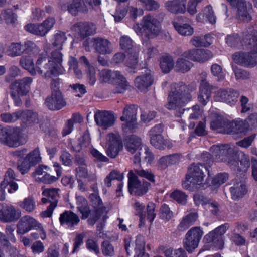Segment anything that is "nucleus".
I'll use <instances>...</instances> for the list:
<instances>
[{"instance_id":"39","label":"nucleus","mask_w":257,"mask_h":257,"mask_svg":"<svg viewBox=\"0 0 257 257\" xmlns=\"http://www.w3.org/2000/svg\"><path fill=\"white\" fill-rule=\"evenodd\" d=\"M229 225L227 223H225L223 225H221L206 234V238H212V237H214L215 236L216 237H224L223 235L229 229Z\"/></svg>"},{"instance_id":"47","label":"nucleus","mask_w":257,"mask_h":257,"mask_svg":"<svg viewBox=\"0 0 257 257\" xmlns=\"http://www.w3.org/2000/svg\"><path fill=\"white\" fill-rule=\"evenodd\" d=\"M185 250L182 248L176 249L169 248L166 249L164 253L166 257H187Z\"/></svg>"},{"instance_id":"17","label":"nucleus","mask_w":257,"mask_h":257,"mask_svg":"<svg viewBox=\"0 0 257 257\" xmlns=\"http://www.w3.org/2000/svg\"><path fill=\"white\" fill-rule=\"evenodd\" d=\"M143 28L146 35L149 37H153L159 32V23L154 18L148 16L144 18Z\"/></svg>"},{"instance_id":"40","label":"nucleus","mask_w":257,"mask_h":257,"mask_svg":"<svg viewBox=\"0 0 257 257\" xmlns=\"http://www.w3.org/2000/svg\"><path fill=\"white\" fill-rule=\"evenodd\" d=\"M94 43L96 44V48L98 52L105 54L111 52L110 43L107 40L98 39Z\"/></svg>"},{"instance_id":"46","label":"nucleus","mask_w":257,"mask_h":257,"mask_svg":"<svg viewBox=\"0 0 257 257\" xmlns=\"http://www.w3.org/2000/svg\"><path fill=\"white\" fill-rule=\"evenodd\" d=\"M133 207L136 211V214L140 217V225H142V224H144L145 220V205L139 202H136L133 205Z\"/></svg>"},{"instance_id":"23","label":"nucleus","mask_w":257,"mask_h":257,"mask_svg":"<svg viewBox=\"0 0 257 257\" xmlns=\"http://www.w3.org/2000/svg\"><path fill=\"white\" fill-rule=\"evenodd\" d=\"M228 122L223 118L216 114L212 115V120L210 122V127L215 131L221 133H226Z\"/></svg>"},{"instance_id":"55","label":"nucleus","mask_w":257,"mask_h":257,"mask_svg":"<svg viewBox=\"0 0 257 257\" xmlns=\"http://www.w3.org/2000/svg\"><path fill=\"white\" fill-rule=\"evenodd\" d=\"M19 206L28 212L32 211V197L28 196L18 203Z\"/></svg>"},{"instance_id":"6","label":"nucleus","mask_w":257,"mask_h":257,"mask_svg":"<svg viewBox=\"0 0 257 257\" xmlns=\"http://www.w3.org/2000/svg\"><path fill=\"white\" fill-rule=\"evenodd\" d=\"M0 143L10 147H17L22 143L19 134V129L10 126L0 125Z\"/></svg>"},{"instance_id":"61","label":"nucleus","mask_w":257,"mask_h":257,"mask_svg":"<svg viewBox=\"0 0 257 257\" xmlns=\"http://www.w3.org/2000/svg\"><path fill=\"white\" fill-rule=\"evenodd\" d=\"M102 252L105 256H112L114 253V247L108 241H104L102 245Z\"/></svg>"},{"instance_id":"13","label":"nucleus","mask_w":257,"mask_h":257,"mask_svg":"<svg viewBox=\"0 0 257 257\" xmlns=\"http://www.w3.org/2000/svg\"><path fill=\"white\" fill-rule=\"evenodd\" d=\"M122 121L126 123L122 124L124 131L127 132L133 131L136 127V110L133 106H126L123 111V115L120 117Z\"/></svg>"},{"instance_id":"51","label":"nucleus","mask_w":257,"mask_h":257,"mask_svg":"<svg viewBox=\"0 0 257 257\" xmlns=\"http://www.w3.org/2000/svg\"><path fill=\"white\" fill-rule=\"evenodd\" d=\"M111 87L115 93H123L129 86L127 81H111Z\"/></svg>"},{"instance_id":"36","label":"nucleus","mask_w":257,"mask_h":257,"mask_svg":"<svg viewBox=\"0 0 257 257\" xmlns=\"http://www.w3.org/2000/svg\"><path fill=\"white\" fill-rule=\"evenodd\" d=\"M244 123L242 120L228 122L226 134H238L244 131Z\"/></svg>"},{"instance_id":"11","label":"nucleus","mask_w":257,"mask_h":257,"mask_svg":"<svg viewBox=\"0 0 257 257\" xmlns=\"http://www.w3.org/2000/svg\"><path fill=\"white\" fill-rule=\"evenodd\" d=\"M101 4L100 0H81L74 1L68 6V11L72 15H76L78 12L85 13L91 8L96 9Z\"/></svg>"},{"instance_id":"24","label":"nucleus","mask_w":257,"mask_h":257,"mask_svg":"<svg viewBox=\"0 0 257 257\" xmlns=\"http://www.w3.org/2000/svg\"><path fill=\"white\" fill-rule=\"evenodd\" d=\"M11 93L24 96L30 90V84L27 81H14L11 85Z\"/></svg>"},{"instance_id":"64","label":"nucleus","mask_w":257,"mask_h":257,"mask_svg":"<svg viewBox=\"0 0 257 257\" xmlns=\"http://www.w3.org/2000/svg\"><path fill=\"white\" fill-rule=\"evenodd\" d=\"M155 208V204L152 202H149L147 206V219L150 223H152L156 217Z\"/></svg>"},{"instance_id":"42","label":"nucleus","mask_w":257,"mask_h":257,"mask_svg":"<svg viewBox=\"0 0 257 257\" xmlns=\"http://www.w3.org/2000/svg\"><path fill=\"white\" fill-rule=\"evenodd\" d=\"M135 257H143L145 253V241L143 236H138L135 242Z\"/></svg>"},{"instance_id":"32","label":"nucleus","mask_w":257,"mask_h":257,"mask_svg":"<svg viewBox=\"0 0 257 257\" xmlns=\"http://www.w3.org/2000/svg\"><path fill=\"white\" fill-rule=\"evenodd\" d=\"M182 55L176 61L174 69L176 71L181 73H186L189 71L192 67V63L186 60Z\"/></svg>"},{"instance_id":"14","label":"nucleus","mask_w":257,"mask_h":257,"mask_svg":"<svg viewBox=\"0 0 257 257\" xmlns=\"http://www.w3.org/2000/svg\"><path fill=\"white\" fill-rule=\"evenodd\" d=\"M94 119L96 124L104 129L112 126L115 121L113 114L105 110H97L95 113Z\"/></svg>"},{"instance_id":"33","label":"nucleus","mask_w":257,"mask_h":257,"mask_svg":"<svg viewBox=\"0 0 257 257\" xmlns=\"http://www.w3.org/2000/svg\"><path fill=\"white\" fill-rule=\"evenodd\" d=\"M212 42V37L209 35L204 37L194 36L190 40L191 45L195 47H208Z\"/></svg>"},{"instance_id":"18","label":"nucleus","mask_w":257,"mask_h":257,"mask_svg":"<svg viewBox=\"0 0 257 257\" xmlns=\"http://www.w3.org/2000/svg\"><path fill=\"white\" fill-rule=\"evenodd\" d=\"M232 58L236 63L246 67H253L257 64V55L255 54L236 53Z\"/></svg>"},{"instance_id":"4","label":"nucleus","mask_w":257,"mask_h":257,"mask_svg":"<svg viewBox=\"0 0 257 257\" xmlns=\"http://www.w3.org/2000/svg\"><path fill=\"white\" fill-rule=\"evenodd\" d=\"M52 93L47 97L45 104L51 110H59L67 105L66 101L59 90V81H53L51 85Z\"/></svg>"},{"instance_id":"49","label":"nucleus","mask_w":257,"mask_h":257,"mask_svg":"<svg viewBox=\"0 0 257 257\" xmlns=\"http://www.w3.org/2000/svg\"><path fill=\"white\" fill-rule=\"evenodd\" d=\"M199 243L196 241L184 237L183 240L184 248L189 253H191L198 248Z\"/></svg>"},{"instance_id":"3","label":"nucleus","mask_w":257,"mask_h":257,"mask_svg":"<svg viewBox=\"0 0 257 257\" xmlns=\"http://www.w3.org/2000/svg\"><path fill=\"white\" fill-rule=\"evenodd\" d=\"M203 170H207L206 166L201 163H193L188 168L186 179L183 185L187 189L191 186H202L206 176Z\"/></svg>"},{"instance_id":"10","label":"nucleus","mask_w":257,"mask_h":257,"mask_svg":"<svg viewBox=\"0 0 257 257\" xmlns=\"http://www.w3.org/2000/svg\"><path fill=\"white\" fill-rule=\"evenodd\" d=\"M239 93L232 88L220 89L217 90L214 96L215 101L225 102L233 105L238 101Z\"/></svg>"},{"instance_id":"34","label":"nucleus","mask_w":257,"mask_h":257,"mask_svg":"<svg viewBox=\"0 0 257 257\" xmlns=\"http://www.w3.org/2000/svg\"><path fill=\"white\" fill-rule=\"evenodd\" d=\"M203 234V229L200 227H193L187 232L184 237L199 243Z\"/></svg>"},{"instance_id":"28","label":"nucleus","mask_w":257,"mask_h":257,"mask_svg":"<svg viewBox=\"0 0 257 257\" xmlns=\"http://www.w3.org/2000/svg\"><path fill=\"white\" fill-rule=\"evenodd\" d=\"M180 159V156L177 154L163 156L158 161L159 167L162 169H165L169 166L178 163Z\"/></svg>"},{"instance_id":"48","label":"nucleus","mask_w":257,"mask_h":257,"mask_svg":"<svg viewBox=\"0 0 257 257\" xmlns=\"http://www.w3.org/2000/svg\"><path fill=\"white\" fill-rule=\"evenodd\" d=\"M201 17H202L203 18L205 17L211 23H215L216 22L215 18L214 16L213 12L211 6L206 7L204 9L202 13L198 15L197 17V19L199 21H201Z\"/></svg>"},{"instance_id":"56","label":"nucleus","mask_w":257,"mask_h":257,"mask_svg":"<svg viewBox=\"0 0 257 257\" xmlns=\"http://www.w3.org/2000/svg\"><path fill=\"white\" fill-rule=\"evenodd\" d=\"M228 174L227 173H218L213 179L212 184L214 185L220 186L228 179Z\"/></svg>"},{"instance_id":"60","label":"nucleus","mask_w":257,"mask_h":257,"mask_svg":"<svg viewBox=\"0 0 257 257\" xmlns=\"http://www.w3.org/2000/svg\"><path fill=\"white\" fill-rule=\"evenodd\" d=\"M60 160L65 166H70L72 165V156L66 150H63L62 152Z\"/></svg>"},{"instance_id":"57","label":"nucleus","mask_w":257,"mask_h":257,"mask_svg":"<svg viewBox=\"0 0 257 257\" xmlns=\"http://www.w3.org/2000/svg\"><path fill=\"white\" fill-rule=\"evenodd\" d=\"M171 197L179 203L184 204L187 201V195L183 192L176 190L171 194Z\"/></svg>"},{"instance_id":"41","label":"nucleus","mask_w":257,"mask_h":257,"mask_svg":"<svg viewBox=\"0 0 257 257\" xmlns=\"http://www.w3.org/2000/svg\"><path fill=\"white\" fill-rule=\"evenodd\" d=\"M174 26L176 31L182 35H191L193 33V29L188 24H179L174 22Z\"/></svg>"},{"instance_id":"8","label":"nucleus","mask_w":257,"mask_h":257,"mask_svg":"<svg viewBox=\"0 0 257 257\" xmlns=\"http://www.w3.org/2000/svg\"><path fill=\"white\" fill-rule=\"evenodd\" d=\"M124 147L128 153L134 155V163H140L141 162L140 151L143 147V143L141 138L136 135L128 137L124 141Z\"/></svg>"},{"instance_id":"15","label":"nucleus","mask_w":257,"mask_h":257,"mask_svg":"<svg viewBox=\"0 0 257 257\" xmlns=\"http://www.w3.org/2000/svg\"><path fill=\"white\" fill-rule=\"evenodd\" d=\"M183 57L192 61L204 62L213 57L210 51L204 49H193L184 52Z\"/></svg>"},{"instance_id":"52","label":"nucleus","mask_w":257,"mask_h":257,"mask_svg":"<svg viewBox=\"0 0 257 257\" xmlns=\"http://www.w3.org/2000/svg\"><path fill=\"white\" fill-rule=\"evenodd\" d=\"M151 144L155 148L159 149H163L167 145V142L165 140L162 136L150 139Z\"/></svg>"},{"instance_id":"7","label":"nucleus","mask_w":257,"mask_h":257,"mask_svg":"<svg viewBox=\"0 0 257 257\" xmlns=\"http://www.w3.org/2000/svg\"><path fill=\"white\" fill-rule=\"evenodd\" d=\"M32 112L31 110H19L12 113H4L1 114V119L6 123H13L21 118L23 127L31 126L32 124Z\"/></svg>"},{"instance_id":"59","label":"nucleus","mask_w":257,"mask_h":257,"mask_svg":"<svg viewBox=\"0 0 257 257\" xmlns=\"http://www.w3.org/2000/svg\"><path fill=\"white\" fill-rule=\"evenodd\" d=\"M20 64L25 69L31 73L32 71V59L30 55L23 56L21 59Z\"/></svg>"},{"instance_id":"26","label":"nucleus","mask_w":257,"mask_h":257,"mask_svg":"<svg viewBox=\"0 0 257 257\" xmlns=\"http://www.w3.org/2000/svg\"><path fill=\"white\" fill-rule=\"evenodd\" d=\"M198 217V214L196 212L190 213L185 216L178 225V230L180 231L186 230L195 223Z\"/></svg>"},{"instance_id":"29","label":"nucleus","mask_w":257,"mask_h":257,"mask_svg":"<svg viewBox=\"0 0 257 257\" xmlns=\"http://www.w3.org/2000/svg\"><path fill=\"white\" fill-rule=\"evenodd\" d=\"M174 67V62L172 56L164 55L160 58V67L164 73H169Z\"/></svg>"},{"instance_id":"22","label":"nucleus","mask_w":257,"mask_h":257,"mask_svg":"<svg viewBox=\"0 0 257 257\" xmlns=\"http://www.w3.org/2000/svg\"><path fill=\"white\" fill-rule=\"evenodd\" d=\"M213 87L207 81H202L199 90L198 100L203 105H205L209 102Z\"/></svg>"},{"instance_id":"43","label":"nucleus","mask_w":257,"mask_h":257,"mask_svg":"<svg viewBox=\"0 0 257 257\" xmlns=\"http://www.w3.org/2000/svg\"><path fill=\"white\" fill-rule=\"evenodd\" d=\"M89 199L92 205L96 209V211L101 212L105 209L102 201L100 199L98 193H92L89 196Z\"/></svg>"},{"instance_id":"35","label":"nucleus","mask_w":257,"mask_h":257,"mask_svg":"<svg viewBox=\"0 0 257 257\" xmlns=\"http://www.w3.org/2000/svg\"><path fill=\"white\" fill-rule=\"evenodd\" d=\"M59 191L60 190L58 188L45 189L42 192V195L48 198L50 204L56 202V205L57 206L58 201L59 198V194L58 193Z\"/></svg>"},{"instance_id":"31","label":"nucleus","mask_w":257,"mask_h":257,"mask_svg":"<svg viewBox=\"0 0 257 257\" xmlns=\"http://www.w3.org/2000/svg\"><path fill=\"white\" fill-rule=\"evenodd\" d=\"M53 167L57 174V177L46 174L41 178V181L45 184H51L56 182L62 174V167L57 162H54Z\"/></svg>"},{"instance_id":"5","label":"nucleus","mask_w":257,"mask_h":257,"mask_svg":"<svg viewBox=\"0 0 257 257\" xmlns=\"http://www.w3.org/2000/svg\"><path fill=\"white\" fill-rule=\"evenodd\" d=\"M127 177L128 191L131 194L142 196L147 193L151 187L150 183L139 180L132 170L129 171Z\"/></svg>"},{"instance_id":"20","label":"nucleus","mask_w":257,"mask_h":257,"mask_svg":"<svg viewBox=\"0 0 257 257\" xmlns=\"http://www.w3.org/2000/svg\"><path fill=\"white\" fill-rule=\"evenodd\" d=\"M230 190L233 199H237L242 197L247 192L245 181L240 180L238 178L235 179L233 181V186Z\"/></svg>"},{"instance_id":"25","label":"nucleus","mask_w":257,"mask_h":257,"mask_svg":"<svg viewBox=\"0 0 257 257\" xmlns=\"http://www.w3.org/2000/svg\"><path fill=\"white\" fill-rule=\"evenodd\" d=\"M186 0L168 1L165 4L166 8L172 13H184L186 11Z\"/></svg>"},{"instance_id":"50","label":"nucleus","mask_w":257,"mask_h":257,"mask_svg":"<svg viewBox=\"0 0 257 257\" xmlns=\"http://www.w3.org/2000/svg\"><path fill=\"white\" fill-rule=\"evenodd\" d=\"M22 52V45L19 43H11L6 50L7 54L11 56H16Z\"/></svg>"},{"instance_id":"27","label":"nucleus","mask_w":257,"mask_h":257,"mask_svg":"<svg viewBox=\"0 0 257 257\" xmlns=\"http://www.w3.org/2000/svg\"><path fill=\"white\" fill-rule=\"evenodd\" d=\"M32 227V218L29 216H25L20 219L17 225V233L24 234L30 230Z\"/></svg>"},{"instance_id":"16","label":"nucleus","mask_w":257,"mask_h":257,"mask_svg":"<svg viewBox=\"0 0 257 257\" xmlns=\"http://www.w3.org/2000/svg\"><path fill=\"white\" fill-rule=\"evenodd\" d=\"M232 5L237 4L238 7V18L243 22H248L251 19L250 13L252 6L249 3L242 0H227Z\"/></svg>"},{"instance_id":"38","label":"nucleus","mask_w":257,"mask_h":257,"mask_svg":"<svg viewBox=\"0 0 257 257\" xmlns=\"http://www.w3.org/2000/svg\"><path fill=\"white\" fill-rule=\"evenodd\" d=\"M101 78L103 80H117L123 78V76L118 71H111L109 70H103L101 73Z\"/></svg>"},{"instance_id":"62","label":"nucleus","mask_w":257,"mask_h":257,"mask_svg":"<svg viewBox=\"0 0 257 257\" xmlns=\"http://www.w3.org/2000/svg\"><path fill=\"white\" fill-rule=\"evenodd\" d=\"M62 61V54L59 51H55L52 53L50 60L49 61L50 65L53 64L58 66Z\"/></svg>"},{"instance_id":"45","label":"nucleus","mask_w":257,"mask_h":257,"mask_svg":"<svg viewBox=\"0 0 257 257\" xmlns=\"http://www.w3.org/2000/svg\"><path fill=\"white\" fill-rule=\"evenodd\" d=\"M132 171L138 177L139 176L142 178H145L151 182H155V175L150 170L138 168L135 169Z\"/></svg>"},{"instance_id":"58","label":"nucleus","mask_w":257,"mask_h":257,"mask_svg":"<svg viewBox=\"0 0 257 257\" xmlns=\"http://www.w3.org/2000/svg\"><path fill=\"white\" fill-rule=\"evenodd\" d=\"M212 74L218 79H224L225 73L222 70V67L218 64H213L211 67Z\"/></svg>"},{"instance_id":"9","label":"nucleus","mask_w":257,"mask_h":257,"mask_svg":"<svg viewBox=\"0 0 257 257\" xmlns=\"http://www.w3.org/2000/svg\"><path fill=\"white\" fill-rule=\"evenodd\" d=\"M106 147L107 155L115 158L123 148L120 136L118 134L109 133L106 137Z\"/></svg>"},{"instance_id":"1","label":"nucleus","mask_w":257,"mask_h":257,"mask_svg":"<svg viewBox=\"0 0 257 257\" xmlns=\"http://www.w3.org/2000/svg\"><path fill=\"white\" fill-rule=\"evenodd\" d=\"M210 151L215 161L226 162L235 171L245 172L250 167L249 156L242 152L238 154L234 145L218 144L211 147Z\"/></svg>"},{"instance_id":"44","label":"nucleus","mask_w":257,"mask_h":257,"mask_svg":"<svg viewBox=\"0 0 257 257\" xmlns=\"http://www.w3.org/2000/svg\"><path fill=\"white\" fill-rule=\"evenodd\" d=\"M32 153L30 152L27 155L22 163L18 166V168L22 174H24L30 169L32 166Z\"/></svg>"},{"instance_id":"54","label":"nucleus","mask_w":257,"mask_h":257,"mask_svg":"<svg viewBox=\"0 0 257 257\" xmlns=\"http://www.w3.org/2000/svg\"><path fill=\"white\" fill-rule=\"evenodd\" d=\"M204 239L207 242H212L214 246L218 249H222L224 247V237H212L210 238H206V235L204 236Z\"/></svg>"},{"instance_id":"12","label":"nucleus","mask_w":257,"mask_h":257,"mask_svg":"<svg viewBox=\"0 0 257 257\" xmlns=\"http://www.w3.org/2000/svg\"><path fill=\"white\" fill-rule=\"evenodd\" d=\"M21 211L13 205L0 204V220L3 222L17 221L21 216Z\"/></svg>"},{"instance_id":"2","label":"nucleus","mask_w":257,"mask_h":257,"mask_svg":"<svg viewBox=\"0 0 257 257\" xmlns=\"http://www.w3.org/2000/svg\"><path fill=\"white\" fill-rule=\"evenodd\" d=\"M191 95L186 86L174 82L171 84L168 102L165 105L169 110L175 109L190 100Z\"/></svg>"},{"instance_id":"21","label":"nucleus","mask_w":257,"mask_h":257,"mask_svg":"<svg viewBox=\"0 0 257 257\" xmlns=\"http://www.w3.org/2000/svg\"><path fill=\"white\" fill-rule=\"evenodd\" d=\"M55 20L53 18H49L41 24H36L33 26V34L43 36L53 27Z\"/></svg>"},{"instance_id":"37","label":"nucleus","mask_w":257,"mask_h":257,"mask_svg":"<svg viewBox=\"0 0 257 257\" xmlns=\"http://www.w3.org/2000/svg\"><path fill=\"white\" fill-rule=\"evenodd\" d=\"M33 238L38 239L40 238L42 240L46 238V231L41 223L33 219Z\"/></svg>"},{"instance_id":"30","label":"nucleus","mask_w":257,"mask_h":257,"mask_svg":"<svg viewBox=\"0 0 257 257\" xmlns=\"http://www.w3.org/2000/svg\"><path fill=\"white\" fill-rule=\"evenodd\" d=\"M76 176L78 179H87L88 181H95L97 177L94 173H89L85 166H80L75 169Z\"/></svg>"},{"instance_id":"63","label":"nucleus","mask_w":257,"mask_h":257,"mask_svg":"<svg viewBox=\"0 0 257 257\" xmlns=\"http://www.w3.org/2000/svg\"><path fill=\"white\" fill-rule=\"evenodd\" d=\"M70 86L76 96L81 97L86 92V87L83 84H76Z\"/></svg>"},{"instance_id":"19","label":"nucleus","mask_w":257,"mask_h":257,"mask_svg":"<svg viewBox=\"0 0 257 257\" xmlns=\"http://www.w3.org/2000/svg\"><path fill=\"white\" fill-rule=\"evenodd\" d=\"M59 221L62 225H66L68 228H73L78 224L80 218L72 211H65L60 214Z\"/></svg>"},{"instance_id":"53","label":"nucleus","mask_w":257,"mask_h":257,"mask_svg":"<svg viewBox=\"0 0 257 257\" xmlns=\"http://www.w3.org/2000/svg\"><path fill=\"white\" fill-rule=\"evenodd\" d=\"M172 216L173 212L170 210L169 206L166 204L162 205L160 208V218L165 221H168L171 219Z\"/></svg>"}]
</instances>
